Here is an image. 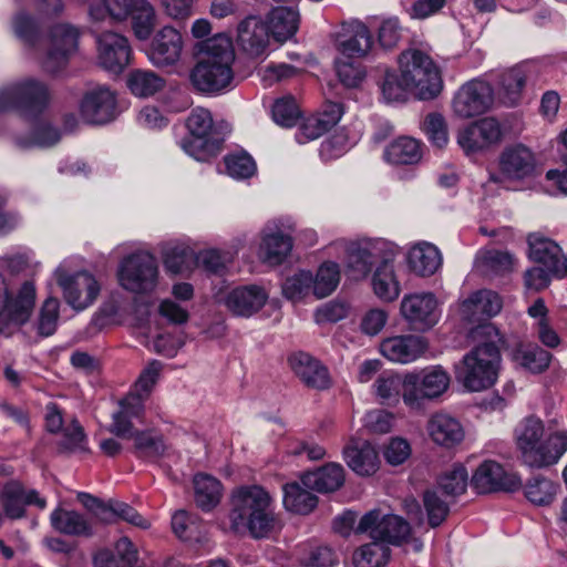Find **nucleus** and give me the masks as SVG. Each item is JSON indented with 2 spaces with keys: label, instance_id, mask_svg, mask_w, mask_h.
<instances>
[{
  "label": "nucleus",
  "instance_id": "nucleus-21",
  "mask_svg": "<svg viewBox=\"0 0 567 567\" xmlns=\"http://www.w3.org/2000/svg\"><path fill=\"white\" fill-rule=\"evenodd\" d=\"M0 503L6 516L10 519H19L25 515L27 505H35L44 508L47 502L34 489L27 491L18 481H10L2 487Z\"/></svg>",
  "mask_w": 567,
  "mask_h": 567
},
{
  "label": "nucleus",
  "instance_id": "nucleus-46",
  "mask_svg": "<svg viewBox=\"0 0 567 567\" xmlns=\"http://www.w3.org/2000/svg\"><path fill=\"white\" fill-rule=\"evenodd\" d=\"M340 269L338 264L329 261L320 266L312 282V292L318 298H326L338 286Z\"/></svg>",
  "mask_w": 567,
  "mask_h": 567
},
{
  "label": "nucleus",
  "instance_id": "nucleus-6",
  "mask_svg": "<svg viewBox=\"0 0 567 567\" xmlns=\"http://www.w3.org/2000/svg\"><path fill=\"white\" fill-rule=\"evenodd\" d=\"M50 103V91L45 83L28 78L0 90V112L17 111L21 116L34 118Z\"/></svg>",
  "mask_w": 567,
  "mask_h": 567
},
{
  "label": "nucleus",
  "instance_id": "nucleus-50",
  "mask_svg": "<svg viewBox=\"0 0 567 567\" xmlns=\"http://www.w3.org/2000/svg\"><path fill=\"white\" fill-rule=\"evenodd\" d=\"M526 83V74L519 66L511 68L501 75L499 85L507 97L514 104L520 96Z\"/></svg>",
  "mask_w": 567,
  "mask_h": 567
},
{
  "label": "nucleus",
  "instance_id": "nucleus-34",
  "mask_svg": "<svg viewBox=\"0 0 567 567\" xmlns=\"http://www.w3.org/2000/svg\"><path fill=\"white\" fill-rule=\"evenodd\" d=\"M408 262L413 272L421 277H429L439 269L442 259L439 249L434 245L423 243L411 248Z\"/></svg>",
  "mask_w": 567,
  "mask_h": 567
},
{
  "label": "nucleus",
  "instance_id": "nucleus-63",
  "mask_svg": "<svg viewBox=\"0 0 567 567\" xmlns=\"http://www.w3.org/2000/svg\"><path fill=\"white\" fill-rule=\"evenodd\" d=\"M483 261L493 271L504 274L512 271L515 258L508 251L492 249L484 252Z\"/></svg>",
  "mask_w": 567,
  "mask_h": 567
},
{
  "label": "nucleus",
  "instance_id": "nucleus-5",
  "mask_svg": "<svg viewBox=\"0 0 567 567\" xmlns=\"http://www.w3.org/2000/svg\"><path fill=\"white\" fill-rule=\"evenodd\" d=\"M499 340L488 338L464 355L458 379L467 390L482 391L491 388L497 380L501 364Z\"/></svg>",
  "mask_w": 567,
  "mask_h": 567
},
{
  "label": "nucleus",
  "instance_id": "nucleus-49",
  "mask_svg": "<svg viewBox=\"0 0 567 567\" xmlns=\"http://www.w3.org/2000/svg\"><path fill=\"white\" fill-rule=\"evenodd\" d=\"M195 254L184 246H175L164 251V266L172 274H183L190 270Z\"/></svg>",
  "mask_w": 567,
  "mask_h": 567
},
{
  "label": "nucleus",
  "instance_id": "nucleus-16",
  "mask_svg": "<svg viewBox=\"0 0 567 567\" xmlns=\"http://www.w3.org/2000/svg\"><path fill=\"white\" fill-rule=\"evenodd\" d=\"M400 312L410 329L414 331H427L439 320L437 301L431 292L404 296L401 301Z\"/></svg>",
  "mask_w": 567,
  "mask_h": 567
},
{
  "label": "nucleus",
  "instance_id": "nucleus-40",
  "mask_svg": "<svg viewBox=\"0 0 567 567\" xmlns=\"http://www.w3.org/2000/svg\"><path fill=\"white\" fill-rule=\"evenodd\" d=\"M195 502L203 511H210L220 501L221 486L218 480L207 474L194 477Z\"/></svg>",
  "mask_w": 567,
  "mask_h": 567
},
{
  "label": "nucleus",
  "instance_id": "nucleus-17",
  "mask_svg": "<svg viewBox=\"0 0 567 567\" xmlns=\"http://www.w3.org/2000/svg\"><path fill=\"white\" fill-rule=\"evenodd\" d=\"M384 243L362 240L352 243L347 247L346 272L354 280L367 278L374 265H379L388 252L383 249Z\"/></svg>",
  "mask_w": 567,
  "mask_h": 567
},
{
  "label": "nucleus",
  "instance_id": "nucleus-32",
  "mask_svg": "<svg viewBox=\"0 0 567 567\" xmlns=\"http://www.w3.org/2000/svg\"><path fill=\"white\" fill-rule=\"evenodd\" d=\"M392 261V254L388 252L372 276L373 292L383 301H394L401 291Z\"/></svg>",
  "mask_w": 567,
  "mask_h": 567
},
{
  "label": "nucleus",
  "instance_id": "nucleus-58",
  "mask_svg": "<svg viewBox=\"0 0 567 567\" xmlns=\"http://www.w3.org/2000/svg\"><path fill=\"white\" fill-rule=\"evenodd\" d=\"M299 116L300 111L291 96L277 100L272 106V117L281 126H293Z\"/></svg>",
  "mask_w": 567,
  "mask_h": 567
},
{
  "label": "nucleus",
  "instance_id": "nucleus-7",
  "mask_svg": "<svg viewBox=\"0 0 567 567\" xmlns=\"http://www.w3.org/2000/svg\"><path fill=\"white\" fill-rule=\"evenodd\" d=\"M189 136L182 141L183 150L198 161L215 156L223 146L224 135L214 125L208 110L197 107L186 120Z\"/></svg>",
  "mask_w": 567,
  "mask_h": 567
},
{
  "label": "nucleus",
  "instance_id": "nucleus-61",
  "mask_svg": "<svg viewBox=\"0 0 567 567\" xmlns=\"http://www.w3.org/2000/svg\"><path fill=\"white\" fill-rule=\"evenodd\" d=\"M377 393L383 400H398L404 394V377L380 375L375 381Z\"/></svg>",
  "mask_w": 567,
  "mask_h": 567
},
{
  "label": "nucleus",
  "instance_id": "nucleus-27",
  "mask_svg": "<svg viewBox=\"0 0 567 567\" xmlns=\"http://www.w3.org/2000/svg\"><path fill=\"white\" fill-rule=\"evenodd\" d=\"M267 298L268 296L261 287L250 285L229 291L224 299V303L233 315L250 317L264 307Z\"/></svg>",
  "mask_w": 567,
  "mask_h": 567
},
{
  "label": "nucleus",
  "instance_id": "nucleus-48",
  "mask_svg": "<svg viewBox=\"0 0 567 567\" xmlns=\"http://www.w3.org/2000/svg\"><path fill=\"white\" fill-rule=\"evenodd\" d=\"M60 432H62V439L58 443V450L60 453L86 451L84 445L86 435L78 420L73 419L70 423L64 425Z\"/></svg>",
  "mask_w": 567,
  "mask_h": 567
},
{
  "label": "nucleus",
  "instance_id": "nucleus-31",
  "mask_svg": "<svg viewBox=\"0 0 567 567\" xmlns=\"http://www.w3.org/2000/svg\"><path fill=\"white\" fill-rule=\"evenodd\" d=\"M343 483V467L336 463L326 464L301 476L302 486L318 493H332L339 489Z\"/></svg>",
  "mask_w": 567,
  "mask_h": 567
},
{
  "label": "nucleus",
  "instance_id": "nucleus-12",
  "mask_svg": "<svg viewBox=\"0 0 567 567\" xmlns=\"http://www.w3.org/2000/svg\"><path fill=\"white\" fill-rule=\"evenodd\" d=\"M450 385V375L441 367L404 375L403 401L410 406H419L425 399L441 396Z\"/></svg>",
  "mask_w": 567,
  "mask_h": 567
},
{
  "label": "nucleus",
  "instance_id": "nucleus-54",
  "mask_svg": "<svg viewBox=\"0 0 567 567\" xmlns=\"http://www.w3.org/2000/svg\"><path fill=\"white\" fill-rule=\"evenodd\" d=\"M78 499L100 522L112 523L115 520V502L105 503L89 493H79Z\"/></svg>",
  "mask_w": 567,
  "mask_h": 567
},
{
  "label": "nucleus",
  "instance_id": "nucleus-8",
  "mask_svg": "<svg viewBox=\"0 0 567 567\" xmlns=\"http://www.w3.org/2000/svg\"><path fill=\"white\" fill-rule=\"evenodd\" d=\"M158 264L147 251H137L123 258L117 268L120 286L134 295H151L158 285Z\"/></svg>",
  "mask_w": 567,
  "mask_h": 567
},
{
  "label": "nucleus",
  "instance_id": "nucleus-14",
  "mask_svg": "<svg viewBox=\"0 0 567 567\" xmlns=\"http://www.w3.org/2000/svg\"><path fill=\"white\" fill-rule=\"evenodd\" d=\"M49 39L42 68L49 74H56L66 68L70 56L76 51L79 31L68 23H58L51 28Z\"/></svg>",
  "mask_w": 567,
  "mask_h": 567
},
{
  "label": "nucleus",
  "instance_id": "nucleus-43",
  "mask_svg": "<svg viewBox=\"0 0 567 567\" xmlns=\"http://www.w3.org/2000/svg\"><path fill=\"white\" fill-rule=\"evenodd\" d=\"M385 157L396 165L417 163L421 158L420 144L412 137H400L388 146Z\"/></svg>",
  "mask_w": 567,
  "mask_h": 567
},
{
  "label": "nucleus",
  "instance_id": "nucleus-1",
  "mask_svg": "<svg viewBox=\"0 0 567 567\" xmlns=\"http://www.w3.org/2000/svg\"><path fill=\"white\" fill-rule=\"evenodd\" d=\"M199 60L190 73L193 85L202 92H216L233 80L235 51L230 37L218 33L197 44Z\"/></svg>",
  "mask_w": 567,
  "mask_h": 567
},
{
  "label": "nucleus",
  "instance_id": "nucleus-29",
  "mask_svg": "<svg viewBox=\"0 0 567 567\" xmlns=\"http://www.w3.org/2000/svg\"><path fill=\"white\" fill-rule=\"evenodd\" d=\"M348 466L359 475H371L379 466V456L374 447L362 439H351L343 447Z\"/></svg>",
  "mask_w": 567,
  "mask_h": 567
},
{
  "label": "nucleus",
  "instance_id": "nucleus-38",
  "mask_svg": "<svg viewBox=\"0 0 567 567\" xmlns=\"http://www.w3.org/2000/svg\"><path fill=\"white\" fill-rule=\"evenodd\" d=\"M309 488L302 487L299 483H287L284 486V505L292 513L307 515L312 512L317 504L318 497L308 491Z\"/></svg>",
  "mask_w": 567,
  "mask_h": 567
},
{
  "label": "nucleus",
  "instance_id": "nucleus-4",
  "mask_svg": "<svg viewBox=\"0 0 567 567\" xmlns=\"http://www.w3.org/2000/svg\"><path fill=\"white\" fill-rule=\"evenodd\" d=\"M400 71L410 93L421 101L437 97L443 90V79L440 68L425 52L411 49L399 55Z\"/></svg>",
  "mask_w": 567,
  "mask_h": 567
},
{
  "label": "nucleus",
  "instance_id": "nucleus-56",
  "mask_svg": "<svg viewBox=\"0 0 567 567\" xmlns=\"http://www.w3.org/2000/svg\"><path fill=\"white\" fill-rule=\"evenodd\" d=\"M227 173L238 179H246L256 173V164L247 153L230 154L224 158Z\"/></svg>",
  "mask_w": 567,
  "mask_h": 567
},
{
  "label": "nucleus",
  "instance_id": "nucleus-39",
  "mask_svg": "<svg viewBox=\"0 0 567 567\" xmlns=\"http://www.w3.org/2000/svg\"><path fill=\"white\" fill-rule=\"evenodd\" d=\"M372 47V37L368 28L361 22L350 25V34L339 42L340 51L348 58L364 56Z\"/></svg>",
  "mask_w": 567,
  "mask_h": 567
},
{
  "label": "nucleus",
  "instance_id": "nucleus-15",
  "mask_svg": "<svg viewBox=\"0 0 567 567\" xmlns=\"http://www.w3.org/2000/svg\"><path fill=\"white\" fill-rule=\"evenodd\" d=\"M494 101L493 89L481 80L463 84L453 99V111L461 118L478 116L489 110Z\"/></svg>",
  "mask_w": 567,
  "mask_h": 567
},
{
  "label": "nucleus",
  "instance_id": "nucleus-37",
  "mask_svg": "<svg viewBox=\"0 0 567 567\" xmlns=\"http://www.w3.org/2000/svg\"><path fill=\"white\" fill-rule=\"evenodd\" d=\"M551 353L537 344H520L513 353L514 361L532 373H542L548 369Z\"/></svg>",
  "mask_w": 567,
  "mask_h": 567
},
{
  "label": "nucleus",
  "instance_id": "nucleus-53",
  "mask_svg": "<svg viewBox=\"0 0 567 567\" xmlns=\"http://www.w3.org/2000/svg\"><path fill=\"white\" fill-rule=\"evenodd\" d=\"M131 440L134 441V450L140 455L157 456L165 451L163 437L153 431H136Z\"/></svg>",
  "mask_w": 567,
  "mask_h": 567
},
{
  "label": "nucleus",
  "instance_id": "nucleus-55",
  "mask_svg": "<svg viewBox=\"0 0 567 567\" xmlns=\"http://www.w3.org/2000/svg\"><path fill=\"white\" fill-rule=\"evenodd\" d=\"M313 276L309 271H299L288 277L282 285V293L290 300H297L312 290Z\"/></svg>",
  "mask_w": 567,
  "mask_h": 567
},
{
  "label": "nucleus",
  "instance_id": "nucleus-51",
  "mask_svg": "<svg viewBox=\"0 0 567 567\" xmlns=\"http://www.w3.org/2000/svg\"><path fill=\"white\" fill-rule=\"evenodd\" d=\"M60 301L49 297L42 305L37 322L38 333L42 337L52 336L58 327Z\"/></svg>",
  "mask_w": 567,
  "mask_h": 567
},
{
  "label": "nucleus",
  "instance_id": "nucleus-35",
  "mask_svg": "<svg viewBox=\"0 0 567 567\" xmlns=\"http://www.w3.org/2000/svg\"><path fill=\"white\" fill-rule=\"evenodd\" d=\"M51 525L56 532L69 536L90 537L93 535L90 522L75 511L54 509L51 514Z\"/></svg>",
  "mask_w": 567,
  "mask_h": 567
},
{
  "label": "nucleus",
  "instance_id": "nucleus-28",
  "mask_svg": "<svg viewBox=\"0 0 567 567\" xmlns=\"http://www.w3.org/2000/svg\"><path fill=\"white\" fill-rule=\"evenodd\" d=\"M182 48L181 33L172 27H164L152 41L150 59L157 66L173 65L179 60Z\"/></svg>",
  "mask_w": 567,
  "mask_h": 567
},
{
  "label": "nucleus",
  "instance_id": "nucleus-62",
  "mask_svg": "<svg viewBox=\"0 0 567 567\" xmlns=\"http://www.w3.org/2000/svg\"><path fill=\"white\" fill-rule=\"evenodd\" d=\"M336 70L340 82L347 87H357L364 78L360 64L350 60H339L336 62Z\"/></svg>",
  "mask_w": 567,
  "mask_h": 567
},
{
  "label": "nucleus",
  "instance_id": "nucleus-47",
  "mask_svg": "<svg viewBox=\"0 0 567 567\" xmlns=\"http://www.w3.org/2000/svg\"><path fill=\"white\" fill-rule=\"evenodd\" d=\"M467 481L468 475L465 467L455 464L439 477L437 485L445 495L455 497L466 491Z\"/></svg>",
  "mask_w": 567,
  "mask_h": 567
},
{
  "label": "nucleus",
  "instance_id": "nucleus-11",
  "mask_svg": "<svg viewBox=\"0 0 567 567\" xmlns=\"http://www.w3.org/2000/svg\"><path fill=\"white\" fill-rule=\"evenodd\" d=\"M502 309L499 296L492 290H478L465 299L461 306V313L464 320L470 323H477L473 330L474 336H486L487 338H499L498 331L492 323L486 321L497 315Z\"/></svg>",
  "mask_w": 567,
  "mask_h": 567
},
{
  "label": "nucleus",
  "instance_id": "nucleus-3",
  "mask_svg": "<svg viewBox=\"0 0 567 567\" xmlns=\"http://www.w3.org/2000/svg\"><path fill=\"white\" fill-rule=\"evenodd\" d=\"M229 519L234 532L248 529L255 538L267 537L279 527L270 511L269 494L257 485L241 487L234 493Z\"/></svg>",
  "mask_w": 567,
  "mask_h": 567
},
{
  "label": "nucleus",
  "instance_id": "nucleus-30",
  "mask_svg": "<svg viewBox=\"0 0 567 567\" xmlns=\"http://www.w3.org/2000/svg\"><path fill=\"white\" fill-rule=\"evenodd\" d=\"M430 437L436 444L452 447L464 439V430L461 423L452 415L443 412L434 413L426 425Z\"/></svg>",
  "mask_w": 567,
  "mask_h": 567
},
{
  "label": "nucleus",
  "instance_id": "nucleus-2",
  "mask_svg": "<svg viewBox=\"0 0 567 567\" xmlns=\"http://www.w3.org/2000/svg\"><path fill=\"white\" fill-rule=\"evenodd\" d=\"M522 462L530 468H546L555 465L567 451V432L545 433L543 421L526 417L516 435Z\"/></svg>",
  "mask_w": 567,
  "mask_h": 567
},
{
  "label": "nucleus",
  "instance_id": "nucleus-33",
  "mask_svg": "<svg viewBox=\"0 0 567 567\" xmlns=\"http://www.w3.org/2000/svg\"><path fill=\"white\" fill-rule=\"evenodd\" d=\"M292 249V238L281 231L265 234L259 247V258L270 266L282 264Z\"/></svg>",
  "mask_w": 567,
  "mask_h": 567
},
{
  "label": "nucleus",
  "instance_id": "nucleus-9",
  "mask_svg": "<svg viewBox=\"0 0 567 567\" xmlns=\"http://www.w3.org/2000/svg\"><path fill=\"white\" fill-rule=\"evenodd\" d=\"M355 534H368L380 544L401 545L408 542L411 526L401 516L383 514L381 509L374 508L360 518Z\"/></svg>",
  "mask_w": 567,
  "mask_h": 567
},
{
  "label": "nucleus",
  "instance_id": "nucleus-59",
  "mask_svg": "<svg viewBox=\"0 0 567 567\" xmlns=\"http://www.w3.org/2000/svg\"><path fill=\"white\" fill-rule=\"evenodd\" d=\"M423 502L427 512L429 524L431 527H437L445 520L449 514L447 503L442 501L435 491L425 492Z\"/></svg>",
  "mask_w": 567,
  "mask_h": 567
},
{
  "label": "nucleus",
  "instance_id": "nucleus-22",
  "mask_svg": "<svg viewBox=\"0 0 567 567\" xmlns=\"http://www.w3.org/2000/svg\"><path fill=\"white\" fill-rule=\"evenodd\" d=\"M472 485L482 494L496 491L513 492L519 487L520 481L514 475H508L498 463L485 461L475 471Z\"/></svg>",
  "mask_w": 567,
  "mask_h": 567
},
{
  "label": "nucleus",
  "instance_id": "nucleus-26",
  "mask_svg": "<svg viewBox=\"0 0 567 567\" xmlns=\"http://www.w3.org/2000/svg\"><path fill=\"white\" fill-rule=\"evenodd\" d=\"M269 28L260 18L250 16L237 28V43L249 55L259 56L268 47Z\"/></svg>",
  "mask_w": 567,
  "mask_h": 567
},
{
  "label": "nucleus",
  "instance_id": "nucleus-45",
  "mask_svg": "<svg viewBox=\"0 0 567 567\" xmlns=\"http://www.w3.org/2000/svg\"><path fill=\"white\" fill-rule=\"evenodd\" d=\"M558 486L544 476H536L525 485L526 498L538 506L549 505L557 493Z\"/></svg>",
  "mask_w": 567,
  "mask_h": 567
},
{
  "label": "nucleus",
  "instance_id": "nucleus-44",
  "mask_svg": "<svg viewBox=\"0 0 567 567\" xmlns=\"http://www.w3.org/2000/svg\"><path fill=\"white\" fill-rule=\"evenodd\" d=\"M389 558L390 548L374 540L355 549L352 563L354 567H384Z\"/></svg>",
  "mask_w": 567,
  "mask_h": 567
},
{
  "label": "nucleus",
  "instance_id": "nucleus-20",
  "mask_svg": "<svg viewBox=\"0 0 567 567\" xmlns=\"http://www.w3.org/2000/svg\"><path fill=\"white\" fill-rule=\"evenodd\" d=\"M100 63L106 70L121 72L131 59L128 40L118 33L106 31L97 35Z\"/></svg>",
  "mask_w": 567,
  "mask_h": 567
},
{
  "label": "nucleus",
  "instance_id": "nucleus-36",
  "mask_svg": "<svg viewBox=\"0 0 567 567\" xmlns=\"http://www.w3.org/2000/svg\"><path fill=\"white\" fill-rule=\"evenodd\" d=\"M298 22L299 14L297 11L287 7H279L268 14L267 27L275 40L284 42L297 32Z\"/></svg>",
  "mask_w": 567,
  "mask_h": 567
},
{
  "label": "nucleus",
  "instance_id": "nucleus-64",
  "mask_svg": "<svg viewBox=\"0 0 567 567\" xmlns=\"http://www.w3.org/2000/svg\"><path fill=\"white\" fill-rule=\"evenodd\" d=\"M337 563L336 553L327 546L313 548L302 560V564L307 567H333Z\"/></svg>",
  "mask_w": 567,
  "mask_h": 567
},
{
  "label": "nucleus",
  "instance_id": "nucleus-42",
  "mask_svg": "<svg viewBox=\"0 0 567 567\" xmlns=\"http://www.w3.org/2000/svg\"><path fill=\"white\" fill-rule=\"evenodd\" d=\"M126 82L131 92L141 97L154 95L165 85L164 79L155 72L140 69L130 72Z\"/></svg>",
  "mask_w": 567,
  "mask_h": 567
},
{
  "label": "nucleus",
  "instance_id": "nucleus-18",
  "mask_svg": "<svg viewBox=\"0 0 567 567\" xmlns=\"http://www.w3.org/2000/svg\"><path fill=\"white\" fill-rule=\"evenodd\" d=\"M498 168L503 177L518 182L536 175L537 159L529 147L519 143L502 151L498 157Z\"/></svg>",
  "mask_w": 567,
  "mask_h": 567
},
{
  "label": "nucleus",
  "instance_id": "nucleus-60",
  "mask_svg": "<svg viewBox=\"0 0 567 567\" xmlns=\"http://www.w3.org/2000/svg\"><path fill=\"white\" fill-rule=\"evenodd\" d=\"M227 261V255L216 249L202 250L194 257V262L198 267L214 275L223 274Z\"/></svg>",
  "mask_w": 567,
  "mask_h": 567
},
{
  "label": "nucleus",
  "instance_id": "nucleus-52",
  "mask_svg": "<svg viewBox=\"0 0 567 567\" xmlns=\"http://www.w3.org/2000/svg\"><path fill=\"white\" fill-rule=\"evenodd\" d=\"M423 130L429 140L439 148L449 142V130L445 117L439 112L429 113L423 121Z\"/></svg>",
  "mask_w": 567,
  "mask_h": 567
},
{
  "label": "nucleus",
  "instance_id": "nucleus-25",
  "mask_svg": "<svg viewBox=\"0 0 567 567\" xmlns=\"http://www.w3.org/2000/svg\"><path fill=\"white\" fill-rule=\"evenodd\" d=\"M290 367L302 383L311 389L326 390L331 385L328 369L317 359L305 352L289 358Z\"/></svg>",
  "mask_w": 567,
  "mask_h": 567
},
{
  "label": "nucleus",
  "instance_id": "nucleus-24",
  "mask_svg": "<svg viewBox=\"0 0 567 567\" xmlns=\"http://www.w3.org/2000/svg\"><path fill=\"white\" fill-rule=\"evenodd\" d=\"M529 257L546 267L553 275L567 276V260L561 255L560 247L540 234H530L527 238Z\"/></svg>",
  "mask_w": 567,
  "mask_h": 567
},
{
  "label": "nucleus",
  "instance_id": "nucleus-19",
  "mask_svg": "<svg viewBox=\"0 0 567 567\" xmlns=\"http://www.w3.org/2000/svg\"><path fill=\"white\" fill-rule=\"evenodd\" d=\"M81 115L90 124H105L116 116L115 94L106 87L87 92L81 102Z\"/></svg>",
  "mask_w": 567,
  "mask_h": 567
},
{
  "label": "nucleus",
  "instance_id": "nucleus-41",
  "mask_svg": "<svg viewBox=\"0 0 567 567\" xmlns=\"http://www.w3.org/2000/svg\"><path fill=\"white\" fill-rule=\"evenodd\" d=\"M130 16L135 37L138 40H147L156 24V14L153 6L146 0H136Z\"/></svg>",
  "mask_w": 567,
  "mask_h": 567
},
{
  "label": "nucleus",
  "instance_id": "nucleus-57",
  "mask_svg": "<svg viewBox=\"0 0 567 567\" xmlns=\"http://www.w3.org/2000/svg\"><path fill=\"white\" fill-rule=\"evenodd\" d=\"M382 93L389 102H403L410 93V85L404 84L402 72H386L382 83Z\"/></svg>",
  "mask_w": 567,
  "mask_h": 567
},
{
  "label": "nucleus",
  "instance_id": "nucleus-10",
  "mask_svg": "<svg viewBox=\"0 0 567 567\" xmlns=\"http://www.w3.org/2000/svg\"><path fill=\"white\" fill-rule=\"evenodd\" d=\"M35 288L32 282L25 281L18 295L10 299L4 279L0 276V333L11 336L14 329L25 323L34 308Z\"/></svg>",
  "mask_w": 567,
  "mask_h": 567
},
{
  "label": "nucleus",
  "instance_id": "nucleus-13",
  "mask_svg": "<svg viewBox=\"0 0 567 567\" xmlns=\"http://www.w3.org/2000/svg\"><path fill=\"white\" fill-rule=\"evenodd\" d=\"M54 276L63 291L65 302L75 311L90 307L100 293L99 282L86 271L71 275L64 268L59 267Z\"/></svg>",
  "mask_w": 567,
  "mask_h": 567
},
{
  "label": "nucleus",
  "instance_id": "nucleus-23",
  "mask_svg": "<svg viewBox=\"0 0 567 567\" xmlns=\"http://www.w3.org/2000/svg\"><path fill=\"white\" fill-rule=\"evenodd\" d=\"M429 343L425 338L415 334L395 336L380 343V352L393 362L409 363L425 353Z\"/></svg>",
  "mask_w": 567,
  "mask_h": 567
}]
</instances>
